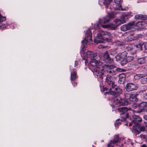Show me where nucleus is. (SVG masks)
I'll list each match as a JSON object with an SVG mask.
<instances>
[{"label": "nucleus", "mask_w": 147, "mask_h": 147, "mask_svg": "<svg viewBox=\"0 0 147 147\" xmlns=\"http://www.w3.org/2000/svg\"><path fill=\"white\" fill-rule=\"evenodd\" d=\"M92 32L90 30H88L86 31L85 39L82 41V45H83L82 51L88 58H90L91 54H92V52L89 51L84 52V51L85 50V49L87 46V43L88 42V40H86V38H87L88 40L91 41L92 40Z\"/></svg>", "instance_id": "obj_1"}, {"label": "nucleus", "mask_w": 147, "mask_h": 147, "mask_svg": "<svg viewBox=\"0 0 147 147\" xmlns=\"http://www.w3.org/2000/svg\"><path fill=\"white\" fill-rule=\"evenodd\" d=\"M97 37L99 39L110 42H111L110 38L112 37V36L110 33L107 31L100 30L97 34Z\"/></svg>", "instance_id": "obj_2"}, {"label": "nucleus", "mask_w": 147, "mask_h": 147, "mask_svg": "<svg viewBox=\"0 0 147 147\" xmlns=\"http://www.w3.org/2000/svg\"><path fill=\"white\" fill-rule=\"evenodd\" d=\"M145 130V127L144 126H141V125L138 123H134L131 130L132 133L136 135L140 134L141 131H143Z\"/></svg>", "instance_id": "obj_3"}, {"label": "nucleus", "mask_w": 147, "mask_h": 147, "mask_svg": "<svg viewBox=\"0 0 147 147\" xmlns=\"http://www.w3.org/2000/svg\"><path fill=\"white\" fill-rule=\"evenodd\" d=\"M113 100L114 102L113 104L116 107L121 106H124L127 105V102H125L123 100L121 99L119 96L113 95Z\"/></svg>", "instance_id": "obj_4"}, {"label": "nucleus", "mask_w": 147, "mask_h": 147, "mask_svg": "<svg viewBox=\"0 0 147 147\" xmlns=\"http://www.w3.org/2000/svg\"><path fill=\"white\" fill-rule=\"evenodd\" d=\"M130 110V109H128L126 107H120L117 109V111L120 113V114L123 115L121 116V121H125L126 118L128 117L129 115L127 113V112Z\"/></svg>", "instance_id": "obj_5"}, {"label": "nucleus", "mask_w": 147, "mask_h": 147, "mask_svg": "<svg viewBox=\"0 0 147 147\" xmlns=\"http://www.w3.org/2000/svg\"><path fill=\"white\" fill-rule=\"evenodd\" d=\"M122 92V90L119 87L117 86L115 84V86L114 87H110L109 91L107 92L108 94H110L112 95L119 96Z\"/></svg>", "instance_id": "obj_6"}, {"label": "nucleus", "mask_w": 147, "mask_h": 147, "mask_svg": "<svg viewBox=\"0 0 147 147\" xmlns=\"http://www.w3.org/2000/svg\"><path fill=\"white\" fill-rule=\"evenodd\" d=\"M126 17V16H125L124 17H121L120 19H116L114 21L116 24H110L109 25V27L111 29H115L117 28L119 25L125 23V18Z\"/></svg>", "instance_id": "obj_7"}, {"label": "nucleus", "mask_w": 147, "mask_h": 147, "mask_svg": "<svg viewBox=\"0 0 147 147\" xmlns=\"http://www.w3.org/2000/svg\"><path fill=\"white\" fill-rule=\"evenodd\" d=\"M127 55V52L125 51H123L116 57V59L117 61H120L121 65L123 66L126 64L125 59Z\"/></svg>", "instance_id": "obj_8"}, {"label": "nucleus", "mask_w": 147, "mask_h": 147, "mask_svg": "<svg viewBox=\"0 0 147 147\" xmlns=\"http://www.w3.org/2000/svg\"><path fill=\"white\" fill-rule=\"evenodd\" d=\"M121 138H120L118 135H116L114 136V139L110 140L107 145V147H113L114 144L118 143L121 141Z\"/></svg>", "instance_id": "obj_9"}, {"label": "nucleus", "mask_w": 147, "mask_h": 147, "mask_svg": "<svg viewBox=\"0 0 147 147\" xmlns=\"http://www.w3.org/2000/svg\"><path fill=\"white\" fill-rule=\"evenodd\" d=\"M138 87L136 84L130 83H127L125 89L127 92L136 90Z\"/></svg>", "instance_id": "obj_10"}, {"label": "nucleus", "mask_w": 147, "mask_h": 147, "mask_svg": "<svg viewBox=\"0 0 147 147\" xmlns=\"http://www.w3.org/2000/svg\"><path fill=\"white\" fill-rule=\"evenodd\" d=\"M112 78L111 76L107 75L106 76L105 82L111 87H114L115 86V84L114 82L112 81Z\"/></svg>", "instance_id": "obj_11"}, {"label": "nucleus", "mask_w": 147, "mask_h": 147, "mask_svg": "<svg viewBox=\"0 0 147 147\" xmlns=\"http://www.w3.org/2000/svg\"><path fill=\"white\" fill-rule=\"evenodd\" d=\"M134 22L130 23L121 26L120 27L121 30L123 31H126L130 29L134 24Z\"/></svg>", "instance_id": "obj_12"}, {"label": "nucleus", "mask_w": 147, "mask_h": 147, "mask_svg": "<svg viewBox=\"0 0 147 147\" xmlns=\"http://www.w3.org/2000/svg\"><path fill=\"white\" fill-rule=\"evenodd\" d=\"M139 107L140 108V110L137 111V113H140L143 112L145 108L147 107V102H142L138 104Z\"/></svg>", "instance_id": "obj_13"}, {"label": "nucleus", "mask_w": 147, "mask_h": 147, "mask_svg": "<svg viewBox=\"0 0 147 147\" xmlns=\"http://www.w3.org/2000/svg\"><path fill=\"white\" fill-rule=\"evenodd\" d=\"M123 0H114L115 3L117 4L116 7L115 8L116 10H123V9L122 8L121 3Z\"/></svg>", "instance_id": "obj_14"}, {"label": "nucleus", "mask_w": 147, "mask_h": 147, "mask_svg": "<svg viewBox=\"0 0 147 147\" xmlns=\"http://www.w3.org/2000/svg\"><path fill=\"white\" fill-rule=\"evenodd\" d=\"M113 65H109V64L104 65L102 67V71L103 74L104 73H108V71L110 69Z\"/></svg>", "instance_id": "obj_15"}, {"label": "nucleus", "mask_w": 147, "mask_h": 147, "mask_svg": "<svg viewBox=\"0 0 147 147\" xmlns=\"http://www.w3.org/2000/svg\"><path fill=\"white\" fill-rule=\"evenodd\" d=\"M103 57L105 59L106 61L108 63H111L113 59L110 58L109 54L108 52H105L103 55Z\"/></svg>", "instance_id": "obj_16"}, {"label": "nucleus", "mask_w": 147, "mask_h": 147, "mask_svg": "<svg viewBox=\"0 0 147 147\" xmlns=\"http://www.w3.org/2000/svg\"><path fill=\"white\" fill-rule=\"evenodd\" d=\"M77 78V72L76 70L74 69L71 71L70 80L71 81H74Z\"/></svg>", "instance_id": "obj_17"}, {"label": "nucleus", "mask_w": 147, "mask_h": 147, "mask_svg": "<svg viewBox=\"0 0 147 147\" xmlns=\"http://www.w3.org/2000/svg\"><path fill=\"white\" fill-rule=\"evenodd\" d=\"M119 82L120 84H123L125 82L126 75L125 74H122L119 75Z\"/></svg>", "instance_id": "obj_18"}, {"label": "nucleus", "mask_w": 147, "mask_h": 147, "mask_svg": "<svg viewBox=\"0 0 147 147\" xmlns=\"http://www.w3.org/2000/svg\"><path fill=\"white\" fill-rule=\"evenodd\" d=\"M90 61V64L92 66L95 67L94 69V71L96 72L98 71L97 68H96L97 63L98 60H96L95 59H91Z\"/></svg>", "instance_id": "obj_19"}, {"label": "nucleus", "mask_w": 147, "mask_h": 147, "mask_svg": "<svg viewBox=\"0 0 147 147\" xmlns=\"http://www.w3.org/2000/svg\"><path fill=\"white\" fill-rule=\"evenodd\" d=\"M134 18L135 19L141 20H144L146 19L147 17L145 15H144L142 14H138L135 16Z\"/></svg>", "instance_id": "obj_20"}, {"label": "nucleus", "mask_w": 147, "mask_h": 147, "mask_svg": "<svg viewBox=\"0 0 147 147\" xmlns=\"http://www.w3.org/2000/svg\"><path fill=\"white\" fill-rule=\"evenodd\" d=\"M146 76V75L145 74H136L134 76V77L136 80H139Z\"/></svg>", "instance_id": "obj_21"}, {"label": "nucleus", "mask_w": 147, "mask_h": 147, "mask_svg": "<svg viewBox=\"0 0 147 147\" xmlns=\"http://www.w3.org/2000/svg\"><path fill=\"white\" fill-rule=\"evenodd\" d=\"M125 99L123 100L125 102H127V104L129 103V101H130V99L132 96V94L127 93L125 94Z\"/></svg>", "instance_id": "obj_22"}, {"label": "nucleus", "mask_w": 147, "mask_h": 147, "mask_svg": "<svg viewBox=\"0 0 147 147\" xmlns=\"http://www.w3.org/2000/svg\"><path fill=\"white\" fill-rule=\"evenodd\" d=\"M138 63L139 64H144L146 62V59L145 57H141L137 59Z\"/></svg>", "instance_id": "obj_23"}, {"label": "nucleus", "mask_w": 147, "mask_h": 147, "mask_svg": "<svg viewBox=\"0 0 147 147\" xmlns=\"http://www.w3.org/2000/svg\"><path fill=\"white\" fill-rule=\"evenodd\" d=\"M132 118L133 119V120H134L135 122L136 121L138 122H141L142 121L141 118L138 115H134L132 116Z\"/></svg>", "instance_id": "obj_24"}, {"label": "nucleus", "mask_w": 147, "mask_h": 147, "mask_svg": "<svg viewBox=\"0 0 147 147\" xmlns=\"http://www.w3.org/2000/svg\"><path fill=\"white\" fill-rule=\"evenodd\" d=\"M139 94H136L135 95L133 96L132 94V96L130 99V101L132 102L136 101V102L138 100V99L137 98V96H138Z\"/></svg>", "instance_id": "obj_25"}, {"label": "nucleus", "mask_w": 147, "mask_h": 147, "mask_svg": "<svg viewBox=\"0 0 147 147\" xmlns=\"http://www.w3.org/2000/svg\"><path fill=\"white\" fill-rule=\"evenodd\" d=\"M134 59V57L133 56H128L125 59L126 63L129 62L133 61Z\"/></svg>", "instance_id": "obj_26"}, {"label": "nucleus", "mask_w": 147, "mask_h": 147, "mask_svg": "<svg viewBox=\"0 0 147 147\" xmlns=\"http://www.w3.org/2000/svg\"><path fill=\"white\" fill-rule=\"evenodd\" d=\"M104 2L103 4L105 6L106 8H108V5L110 3L111 1L112 0H104Z\"/></svg>", "instance_id": "obj_27"}, {"label": "nucleus", "mask_w": 147, "mask_h": 147, "mask_svg": "<svg viewBox=\"0 0 147 147\" xmlns=\"http://www.w3.org/2000/svg\"><path fill=\"white\" fill-rule=\"evenodd\" d=\"M116 13L115 12L109 13H108V15L109 16L111 19L115 18V15L116 14Z\"/></svg>", "instance_id": "obj_28"}, {"label": "nucleus", "mask_w": 147, "mask_h": 147, "mask_svg": "<svg viewBox=\"0 0 147 147\" xmlns=\"http://www.w3.org/2000/svg\"><path fill=\"white\" fill-rule=\"evenodd\" d=\"M110 18L109 16L107 15L106 17H105L103 18L104 23H106L109 22L110 20Z\"/></svg>", "instance_id": "obj_29"}, {"label": "nucleus", "mask_w": 147, "mask_h": 147, "mask_svg": "<svg viewBox=\"0 0 147 147\" xmlns=\"http://www.w3.org/2000/svg\"><path fill=\"white\" fill-rule=\"evenodd\" d=\"M140 82L142 84H146L147 83V77L142 78L140 80Z\"/></svg>", "instance_id": "obj_30"}, {"label": "nucleus", "mask_w": 147, "mask_h": 147, "mask_svg": "<svg viewBox=\"0 0 147 147\" xmlns=\"http://www.w3.org/2000/svg\"><path fill=\"white\" fill-rule=\"evenodd\" d=\"M134 37V38H133L134 40L135 39H138L140 38H141L142 36V35L141 34H134V35L133 36Z\"/></svg>", "instance_id": "obj_31"}, {"label": "nucleus", "mask_w": 147, "mask_h": 147, "mask_svg": "<svg viewBox=\"0 0 147 147\" xmlns=\"http://www.w3.org/2000/svg\"><path fill=\"white\" fill-rule=\"evenodd\" d=\"M97 65L96 66V68L97 69L100 68V66H101L102 65V62L98 61L97 63Z\"/></svg>", "instance_id": "obj_32"}, {"label": "nucleus", "mask_w": 147, "mask_h": 147, "mask_svg": "<svg viewBox=\"0 0 147 147\" xmlns=\"http://www.w3.org/2000/svg\"><path fill=\"white\" fill-rule=\"evenodd\" d=\"M5 20V17L3 16L0 13V23Z\"/></svg>", "instance_id": "obj_33"}, {"label": "nucleus", "mask_w": 147, "mask_h": 147, "mask_svg": "<svg viewBox=\"0 0 147 147\" xmlns=\"http://www.w3.org/2000/svg\"><path fill=\"white\" fill-rule=\"evenodd\" d=\"M97 76L98 77V78L101 79L102 80L103 79L104 77V74L101 72L100 73V74L98 73V74L97 75Z\"/></svg>", "instance_id": "obj_34"}, {"label": "nucleus", "mask_w": 147, "mask_h": 147, "mask_svg": "<svg viewBox=\"0 0 147 147\" xmlns=\"http://www.w3.org/2000/svg\"><path fill=\"white\" fill-rule=\"evenodd\" d=\"M6 24L1 23L0 24V29L6 28Z\"/></svg>", "instance_id": "obj_35"}, {"label": "nucleus", "mask_w": 147, "mask_h": 147, "mask_svg": "<svg viewBox=\"0 0 147 147\" xmlns=\"http://www.w3.org/2000/svg\"><path fill=\"white\" fill-rule=\"evenodd\" d=\"M97 56V54L96 53L93 54L92 52V54H91L90 59H95V57Z\"/></svg>", "instance_id": "obj_36"}, {"label": "nucleus", "mask_w": 147, "mask_h": 147, "mask_svg": "<svg viewBox=\"0 0 147 147\" xmlns=\"http://www.w3.org/2000/svg\"><path fill=\"white\" fill-rule=\"evenodd\" d=\"M94 42L96 43L97 44H98L99 43H102L103 42V40H96V39L94 40Z\"/></svg>", "instance_id": "obj_37"}, {"label": "nucleus", "mask_w": 147, "mask_h": 147, "mask_svg": "<svg viewBox=\"0 0 147 147\" xmlns=\"http://www.w3.org/2000/svg\"><path fill=\"white\" fill-rule=\"evenodd\" d=\"M137 122H135L134 120H132L131 122H130L129 123V126L131 127L132 126L133 124L134 125L135 123H137Z\"/></svg>", "instance_id": "obj_38"}, {"label": "nucleus", "mask_w": 147, "mask_h": 147, "mask_svg": "<svg viewBox=\"0 0 147 147\" xmlns=\"http://www.w3.org/2000/svg\"><path fill=\"white\" fill-rule=\"evenodd\" d=\"M142 97L144 99H147V93H145L143 94Z\"/></svg>", "instance_id": "obj_39"}, {"label": "nucleus", "mask_w": 147, "mask_h": 147, "mask_svg": "<svg viewBox=\"0 0 147 147\" xmlns=\"http://www.w3.org/2000/svg\"><path fill=\"white\" fill-rule=\"evenodd\" d=\"M109 74L112 75L114 74L115 71L113 70H110L108 71Z\"/></svg>", "instance_id": "obj_40"}, {"label": "nucleus", "mask_w": 147, "mask_h": 147, "mask_svg": "<svg viewBox=\"0 0 147 147\" xmlns=\"http://www.w3.org/2000/svg\"><path fill=\"white\" fill-rule=\"evenodd\" d=\"M132 107L134 109H136L137 107H139L138 104H134L132 105Z\"/></svg>", "instance_id": "obj_41"}, {"label": "nucleus", "mask_w": 147, "mask_h": 147, "mask_svg": "<svg viewBox=\"0 0 147 147\" xmlns=\"http://www.w3.org/2000/svg\"><path fill=\"white\" fill-rule=\"evenodd\" d=\"M141 137L143 139H145L146 138V136L145 135L141 134L140 135Z\"/></svg>", "instance_id": "obj_42"}, {"label": "nucleus", "mask_w": 147, "mask_h": 147, "mask_svg": "<svg viewBox=\"0 0 147 147\" xmlns=\"http://www.w3.org/2000/svg\"><path fill=\"white\" fill-rule=\"evenodd\" d=\"M117 145L120 147H123V143L117 144Z\"/></svg>", "instance_id": "obj_43"}, {"label": "nucleus", "mask_w": 147, "mask_h": 147, "mask_svg": "<svg viewBox=\"0 0 147 147\" xmlns=\"http://www.w3.org/2000/svg\"><path fill=\"white\" fill-rule=\"evenodd\" d=\"M124 70V69H121L120 68H117L116 69V71H117L121 72V71H123Z\"/></svg>", "instance_id": "obj_44"}, {"label": "nucleus", "mask_w": 147, "mask_h": 147, "mask_svg": "<svg viewBox=\"0 0 147 147\" xmlns=\"http://www.w3.org/2000/svg\"><path fill=\"white\" fill-rule=\"evenodd\" d=\"M142 45L141 44H138L136 45V47L140 48H142Z\"/></svg>", "instance_id": "obj_45"}, {"label": "nucleus", "mask_w": 147, "mask_h": 147, "mask_svg": "<svg viewBox=\"0 0 147 147\" xmlns=\"http://www.w3.org/2000/svg\"><path fill=\"white\" fill-rule=\"evenodd\" d=\"M78 65V62L76 61H75V64H74V67H76Z\"/></svg>", "instance_id": "obj_46"}, {"label": "nucleus", "mask_w": 147, "mask_h": 147, "mask_svg": "<svg viewBox=\"0 0 147 147\" xmlns=\"http://www.w3.org/2000/svg\"><path fill=\"white\" fill-rule=\"evenodd\" d=\"M72 84L74 86H76L77 85V83L75 82H72Z\"/></svg>", "instance_id": "obj_47"}, {"label": "nucleus", "mask_w": 147, "mask_h": 147, "mask_svg": "<svg viewBox=\"0 0 147 147\" xmlns=\"http://www.w3.org/2000/svg\"><path fill=\"white\" fill-rule=\"evenodd\" d=\"M118 42H117V45H118L121 46V45H122L123 44V42H120L119 43Z\"/></svg>", "instance_id": "obj_48"}, {"label": "nucleus", "mask_w": 147, "mask_h": 147, "mask_svg": "<svg viewBox=\"0 0 147 147\" xmlns=\"http://www.w3.org/2000/svg\"><path fill=\"white\" fill-rule=\"evenodd\" d=\"M136 53V51H135L133 52H131L130 53L132 55H133L135 54Z\"/></svg>", "instance_id": "obj_49"}, {"label": "nucleus", "mask_w": 147, "mask_h": 147, "mask_svg": "<svg viewBox=\"0 0 147 147\" xmlns=\"http://www.w3.org/2000/svg\"><path fill=\"white\" fill-rule=\"evenodd\" d=\"M143 118L145 120L147 121V115H144L143 117Z\"/></svg>", "instance_id": "obj_50"}, {"label": "nucleus", "mask_w": 147, "mask_h": 147, "mask_svg": "<svg viewBox=\"0 0 147 147\" xmlns=\"http://www.w3.org/2000/svg\"><path fill=\"white\" fill-rule=\"evenodd\" d=\"M104 47L103 45H100L98 46V48L99 49L104 48Z\"/></svg>", "instance_id": "obj_51"}, {"label": "nucleus", "mask_w": 147, "mask_h": 147, "mask_svg": "<svg viewBox=\"0 0 147 147\" xmlns=\"http://www.w3.org/2000/svg\"><path fill=\"white\" fill-rule=\"evenodd\" d=\"M115 126H116V125H119V124L117 122V121H116L115 123Z\"/></svg>", "instance_id": "obj_52"}, {"label": "nucleus", "mask_w": 147, "mask_h": 147, "mask_svg": "<svg viewBox=\"0 0 147 147\" xmlns=\"http://www.w3.org/2000/svg\"><path fill=\"white\" fill-rule=\"evenodd\" d=\"M84 60H85V65H86L87 63H88V61L87 60H86V59L85 58L84 59Z\"/></svg>", "instance_id": "obj_53"}, {"label": "nucleus", "mask_w": 147, "mask_h": 147, "mask_svg": "<svg viewBox=\"0 0 147 147\" xmlns=\"http://www.w3.org/2000/svg\"><path fill=\"white\" fill-rule=\"evenodd\" d=\"M145 48L146 50H147V43H146L144 45Z\"/></svg>", "instance_id": "obj_54"}, {"label": "nucleus", "mask_w": 147, "mask_h": 147, "mask_svg": "<svg viewBox=\"0 0 147 147\" xmlns=\"http://www.w3.org/2000/svg\"><path fill=\"white\" fill-rule=\"evenodd\" d=\"M141 147H147V146L145 144H143L141 146Z\"/></svg>", "instance_id": "obj_55"}, {"label": "nucleus", "mask_w": 147, "mask_h": 147, "mask_svg": "<svg viewBox=\"0 0 147 147\" xmlns=\"http://www.w3.org/2000/svg\"><path fill=\"white\" fill-rule=\"evenodd\" d=\"M104 90H107V89L106 88H104Z\"/></svg>", "instance_id": "obj_56"}, {"label": "nucleus", "mask_w": 147, "mask_h": 147, "mask_svg": "<svg viewBox=\"0 0 147 147\" xmlns=\"http://www.w3.org/2000/svg\"><path fill=\"white\" fill-rule=\"evenodd\" d=\"M125 125H126L127 126V125H128V123H126L125 124Z\"/></svg>", "instance_id": "obj_57"}, {"label": "nucleus", "mask_w": 147, "mask_h": 147, "mask_svg": "<svg viewBox=\"0 0 147 147\" xmlns=\"http://www.w3.org/2000/svg\"><path fill=\"white\" fill-rule=\"evenodd\" d=\"M102 26V27H104V26Z\"/></svg>", "instance_id": "obj_58"}]
</instances>
